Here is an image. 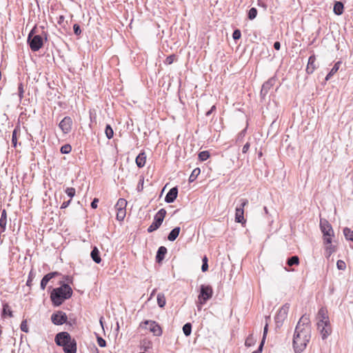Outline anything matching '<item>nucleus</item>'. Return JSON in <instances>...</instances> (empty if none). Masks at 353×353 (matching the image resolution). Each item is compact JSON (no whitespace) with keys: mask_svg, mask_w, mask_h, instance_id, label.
Segmentation results:
<instances>
[{"mask_svg":"<svg viewBox=\"0 0 353 353\" xmlns=\"http://www.w3.org/2000/svg\"><path fill=\"white\" fill-rule=\"evenodd\" d=\"M310 334V327H296L293 339V347L296 353H301L305 349L311 337Z\"/></svg>","mask_w":353,"mask_h":353,"instance_id":"obj_1","label":"nucleus"},{"mask_svg":"<svg viewBox=\"0 0 353 353\" xmlns=\"http://www.w3.org/2000/svg\"><path fill=\"white\" fill-rule=\"evenodd\" d=\"M72 289L68 284L60 282V286L53 288L50 293V299L54 307L61 305L72 295Z\"/></svg>","mask_w":353,"mask_h":353,"instance_id":"obj_2","label":"nucleus"},{"mask_svg":"<svg viewBox=\"0 0 353 353\" xmlns=\"http://www.w3.org/2000/svg\"><path fill=\"white\" fill-rule=\"evenodd\" d=\"M317 328L324 340L332 332V327L327 310H319L317 314Z\"/></svg>","mask_w":353,"mask_h":353,"instance_id":"obj_3","label":"nucleus"},{"mask_svg":"<svg viewBox=\"0 0 353 353\" xmlns=\"http://www.w3.org/2000/svg\"><path fill=\"white\" fill-rule=\"evenodd\" d=\"M34 28H35L30 32L27 41L32 51L37 52L42 48L43 45V40L41 35H33Z\"/></svg>","mask_w":353,"mask_h":353,"instance_id":"obj_4","label":"nucleus"},{"mask_svg":"<svg viewBox=\"0 0 353 353\" xmlns=\"http://www.w3.org/2000/svg\"><path fill=\"white\" fill-rule=\"evenodd\" d=\"M166 215V210L163 208L160 209L154 216V220L152 224L148 228L147 231L151 233L158 230L161 225L163 219Z\"/></svg>","mask_w":353,"mask_h":353,"instance_id":"obj_5","label":"nucleus"},{"mask_svg":"<svg viewBox=\"0 0 353 353\" xmlns=\"http://www.w3.org/2000/svg\"><path fill=\"white\" fill-rule=\"evenodd\" d=\"M139 327L143 330H149L154 336H161L162 334V330L159 325L154 321L146 320L141 322Z\"/></svg>","mask_w":353,"mask_h":353,"instance_id":"obj_6","label":"nucleus"},{"mask_svg":"<svg viewBox=\"0 0 353 353\" xmlns=\"http://www.w3.org/2000/svg\"><path fill=\"white\" fill-rule=\"evenodd\" d=\"M320 228L324 236V243L330 244L332 243L331 236L333 235V230L332 225L325 219H321Z\"/></svg>","mask_w":353,"mask_h":353,"instance_id":"obj_7","label":"nucleus"},{"mask_svg":"<svg viewBox=\"0 0 353 353\" xmlns=\"http://www.w3.org/2000/svg\"><path fill=\"white\" fill-rule=\"evenodd\" d=\"M240 204L236 206L235 210V221L236 223H244L245 220L244 219V207L248 205V200L247 199H241L239 200Z\"/></svg>","mask_w":353,"mask_h":353,"instance_id":"obj_8","label":"nucleus"},{"mask_svg":"<svg viewBox=\"0 0 353 353\" xmlns=\"http://www.w3.org/2000/svg\"><path fill=\"white\" fill-rule=\"evenodd\" d=\"M70 335L66 332L58 333L55 336V342L57 345L64 347L70 340Z\"/></svg>","mask_w":353,"mask_h":353,"instance_id":"obj_9","label":"nucleus"},{"mask_svg":"<svg viewBox=\"0 0 353 353\" xmlns=\"http://www.w3.org/2000/svg\"><path fill=\"white\" fill-rule=\"evenodd\" d=\"M212 295V289L210 285H202L201 286L199 298L201 301H205L211 298Z\"/></svg>","mask_w":353,"mask_h":353,"instance_id":"obj_10","label":"nucleus"},{"mask_svg":"<svg viewBox=\"0 0 353 353\" xmlns=\"http://www.w3.org/2000/svg\"><path fill=\"white\" fill-rule=\"evenodd\" d=\"M72 125V119L70 117H65L59 123V126L64 134H68L71 130Z\"/></svg>","mask_w":353,"mask_h":353,"instance_id":"obj_11","label":"nucleus"},{"mask_svg":"<svg viewBox=\"0 0 353 353\" xmlns=\"http://www.w3.org/2000/svg\"><path fill=\"white\" fill-rule=\"evenodd\" d=\"M52 321L55 325H62L67 321L66 314L62 311H58L51 316Z\"/></svg>","mask_w":353,"mask_h":353,"instance_id":"obj_12","label":"nucleus"},{"mask_svg":"<svg viewBox=\"0 0 353 353\" xmlns=\"http://www.w3.org/2000/svg\"><path fill=\"white\" fill-rule=\"evenodd\" d=\"M61 275V273L59 272H51L47 274H46L41 281L40 288L42 290H44L46 288L48 283L52 279Z\"/></svg>","mask_w":353,"mask_h":353,"instance_id":"obj_13","label":"nucleus"},{"mask_svg":"<svg viewBox=\"0 0 353 353\" xmlns=\"http://www.w3.org/2000/svg\"><path fill=\"white\" fill-rule=\"evenodd\" d=\"M275 82H276L275 78L272 77V78L269 79L267 81H265L263 84L261 90V96L263 98H264L266 96V94H268L269 90L274 86V85L275 84Z\"/></svg>","mask_w":353,"mask_h":353,"instance_id":"obj_14","label":"nucleus"},{"mask_svg":"<svg viewBox=\"0 0 353 353\" xmlns=\"http://www.w3.org/2000/svg\"><path fill=\"white\" fill-rule=\"evenodd\" d=\"M178 195V189L176 187L171 188L167 193L165 197V201L168 203H171L174 201Z\"/></svg>","mask_w":353,"mask_h":353,"instance_id":"obj_15","label":"nucleus"},{"mask_svg":"<svg viewBox=\"0 0 353 353\" xmlns=\"http://www.w3.org/2000/svg\"><path fill=\"white\" fill-rule=\"evenodd\" d=\"M63 350L65 353H76L77 343L74 339H70L66 345H64Z\"/></svg>","mask_w":353,"mask_h":353,"instance_id":"obj_16","label":"nucleus"},{"mask_svg":"<svg viewBox=\"0 0 353 353\" xmlns=\"http://www.w3.org/2000/svg\"><path fill=\"white\" fill-rule=\"evenodd\" d=\"M316 57L314 54L311 55L308 59L307 65L306 67V72L307 74H312L316 69L315 65Z\"/></svg>","mask_w":353,"mask_h":353,"instance_id":"obj_17","label":"nucleus"},{"mask_svg":"<svg viewBox=\"0 0 353 353\" xmlns=\"http://www.w3.org/2000/svg\"><path fill=\"white\" fill-rule=\"evenodd\" d=\"M168 250L164 246H160L158 248L156 255V261L159 263H161L164 259L165 254H167Z\"/></svg>","mask_w":353,"mask_h":353,"instance_id":"obj_18","label":"nucleus"},{"mask_svg":"<svg viewBox=\"0 0 353 353\" xmlns=\"http://www.w3.org/2000/svg\"><path fill=\"white\" fill-rule=\"evenodd\" d=\"M136 164L139 168H143L146 161V155L144 152H142L139 154V155L136 158Z\"/></svg>","mask_w":353,"mask_h":353,"instance_id":"obj_19","label":"nucleus"},{"mask_svg":"<svg viewBox=\"0 0 353 353\" xmlns=\"http://www.w3.org/2000/svg\"><path fill=\"white\" fill-rule=\"evenodd\" d=\"M90 256H91L92 259L96 263L99 264L101 263V256H100V252H99V249L96 246H94L92 248V250L91 251V253H90Z\"/></svg>","mask_w":353,"mask_h":353,"instance_id":"obj_20","label":"nucleus"},{"mask_svg":"<svg viewBox=\"0 0 353 353\" xmlns=\"http://www.w3.org/2000/svg\"><path fill=\"white\" fill-rule=\"evenodd\" d=\"M268 322H266V323H265V325L264 326L263 338H262L261 342L260 343V345H259L258 350L254 351V352H253L252 353H261L262 349H263V346L264 345L265 340V338H266V336H267V334H268Z\"/></svg>","mask_w":353,"mask_h":353,"instance_id":"obj_21","label":"nucleus"},{"mask_svg":"<svg viewBox=\"0 0 353 353\" xmlns=\"http://www.w3.org/2000/svg\"><path fill=\"white\" fill-rule=\"evenodd\" d=\"M286 313L285 310H279L275 316V321L276 325L279 327L282 324L284 319L286 318Z\"/></svg>","mask_w":353,"mask_h":353,"instance_id":"obj_22","label":"nucleus"},{"mask_svg":"<svg viewBox=\"0 0 353 353\" xmlns=\"http://www.w3.org/2000/svg\"><path fill=\"white\" fill-rule=\"evenodd\" d=\"M299 325L301 328L310 327L309 317L305 314L303 315L296 325V326Z\"/></svg>","mask_w":353,"mask_h":353,"instance_id":"obj_23","label":"nucleus"},{"mask_svg":"<svg viewBox=\"0 0 353 353\" xmlns=\"http://www.w3.org/2000/svg\"><path fill=\"white\" fill-rule=\"evenodd\" d=\"M344 10L343 3L341 1H336L334 4L333 11L336 15H341L343 14Z\"/></svg>","mask_w":353,"mask_h":353,"instance_id":"obj_24","label":"nucleus"},{"mask_svg":"<svg viewBox=\"0 0 353 353\" xmlns=\"http://www.w3.org/2000/svg\"><path fill=\"white\" fill-rule=\"evenodd\" d=\"M180 230V227H176L174 229H172L168 236V239L170 241H175L179 234Z\"/></svg>","mask_w":353,"mask_h":353,"instance_id":"obj_25","label":"nucleus"},{"mask_svg":"<svg viewBox=\"0 0 353 353\" xmlns=\"http://www.w3.org/2000/svg\"><path fill=\"white\" fill-rule=\"evenodd\" d=\"M340 65V61H338L334 64L330 72L325 77L326 81H328L339 70Z\"/></svg>","mask_w":353,"mask_h":353,"instance_id":"obj_26","label":"nucleus"},{"mask_svg":"<svg viewBox=\"0 0 353 353\" xmlns=\"http://www.w3.org/2000/svg\"><path fill=\"white\" fill-rule=\"evenodd\" d=\"M343 234L347 241L353 242V230H352L349 228H345L343 229Z\"/></svg>","mask_w":353,"mask_h":353,"instance_id":"obj_27","label":"nucleus"},{"mask_svg":"<svg viewBox=\"0 0 353 353\" xmlns=\"http://www.w3.org/2000/svg\"><path fill=\"white\" fill-rule=\"evenodd\" d=\"M200 172H201L200 168H194L192 170V172L189 177V182L192 183V182L196 180V179L197 178V176L199 175Z\"/></svg>","mask_w":353,"mask_h":353,"instance_id":"obj_28","label":"nucleus"},{"mask_svg":"<svg viewBox=\"0 0 353 353\" xmlns=\"http://www.w3.org/2000/svg\"><path fill=\"white\" fill-rule=\"evenodd\" d=\"M299 258L298 256L294 255L288 259L287 264L289 266H292L294 265H299Z\"/></svg>","mask_w":353,"mask_h":353,"instance_id":"obj_29","label":"nucleus"},{"mask_svg":"<svg viewBox=\"0 0 353 353\" xmlns=\"http://www.w3.org/2000/svg\"><path fill=\"white\" fill-rule=\"evenodd\" d=\"M117 210V219L121 221L124 219L126 214L125 209H116Z\"/></svg>","mask_w":353,"mask_h":353,"instance_id":"obj_30","label":"nucleus"},{"mask_svg":"<svg viewBox=\"0 0 353 353\" xmlns=\"http://www.w3.org/2000/svg\"><path fill=\"white\" fill-rule=\"evenodd\" d=\"M126 205H127L126 200L121 198L117 201V202L115 205V208L116 209H125Z\"/></svg>","mask_w":353,"mask_h":353,"instance_id":"obj_31","label":"nucleus"},{"mask_svg":"<svg viewBox=\"0 0 353 353\" xmlns=\"http://www.w3.org/2000/svg\"><path fill=\"white\" fill-rule=\"evenodd\" d=\"M35 277H36V272L34 271L33 269H31V270L30 271L29 274H28V280L26 282V285L30 287L32 285V281H33V279Z\"/></svg>","mask_w":353,"mask_h":353,"instance_id":"obj_32","label":"nucleus"},{"mask_svg":"<svg viewBox=\"0 0 353 353\" xmlns=\"http://www.w3.org/2000/svg\"><path fill=\"white\" fill-rule=\"evenodd\" d=\"M183 332L186 336L190 335L192 332V325L190 323H185L183 327Z\"/></svg>","mask_w":353,"mask_h":353,"instance_id":"obj_33","label":"nucleus"},{"mask_svg":"<svg viewBox=\"0 0 353 353\" xmlns=\"http://www.w3.org/2000/svg\"><path fill=\"white\" fill-rule=\"evenodd\" d=\"M105 133L108 139H110L113 137L114 132L110 125H106Z\"/></svg>","mask_w":353,"mask_h":353,"instance_id":"obj_34","label":"nucleus"},{"mask_svg":"<svg viewBox=\"0 0 353 353\" xmlns=\"http://www.w3.org/2000/svg\"><path fill=\"white\" fill-rule=\"evenodd\" d=\"M157 303L159 307H163L165 305V298L163 294H159L157 296Z\"/></svg>","mask_w":353,"mask_h":353,"instance_id":"obj_35","label":"nucleus"},{"mask_svg":"<svg viewBox=\"0 0 353 353\" xmlns=\"http://www.w3.org/2000/svg\"><path fill=\"white\" fill-rule=\"evenodd\" d=\"M257 10L255 8H252L248 11V17L250 20H253L256 17Z\"/></svg>","mask_w":353,"mask_h":353,"instance_id":"obj_36","label":"nucleus"},{"mask_svg":"<svg viewBox=\"0 0 353 353\" xmlns=\"http://www.w3.org/2000/svg\"><path fill=\"white\" fill-rule=\"evenodd\" d=\"M210 157V153L208 151H202L199 154V159L201 161H206Z\"/></svg>","mask_w":353,"mask_h":353,"instance_id":"obj_37","label":"nucleus"},{"mask_svg":"<svg viewBox=\"0 0 353 353\" xmlns=\"http://www.w3.org/2000/svg\"><path fill=\"white\" fill-rule=\"evenodd\" d=\"M72 150V147L70 144H65L61 147V152L62 154H69Z\"/></svg>","mask_w":353,"mask_h":353,"instance_id":"obj_38","label":"nucleus"},{"mask_svg":"<svg viewBox=\"0 0 353 353\" xmlns=\"http://www.w3.org/2000/svg\"><path fill=\"white\" fill-rule=\"evenodd\" d=\"M175 59H176V55L173 54H171V55L167 57L165 60L164 61V63L166 65H170L174 61Z\"/></svg>","mask_w":353,"mask_h":353,"instance_id":"obj_39","label":"nucleus"},{"mask_svg":"<svg viewBox=\"0 0 353 353\" xmlns=\"http://www.w3.org/2000/svg\"><path fill=\"white\" fill-rule=\"evenodd\" d=\"M20 328H21V331H23L26 333H28L29 332L26 319H24L22 321L21 325H20Z\"/></svg>","mask_w":353,"mask_h":353,"instance_id":"obj_40","label":"nucleus"},{"mask_svg":"<svg viewBox=\"0 0 353 353\" xmlns=\"http://www.w3.org/2000/svg\"><path fill=\"white\" fill-rule=\"evenodd\" d=\"M65 192L68 196L72 198L75 195L76 190L74 188H67Z\"/></svg>","mask_w":353,"mask_h":353,"instance_id":"obj_41","label":"nucleus"},{"mask_svg":"<svg viewBox=\"0 0 353 353\" xmlns=\"http://www.w3.org/2000/svg\"><path fill=\"white\" fill-rule=\"evenodd\" d=\"M246 131H247V129L245 128L243 129V130H241L237 135V137H236V142H240L241 141L243 138L245 137V134H246Z\"/></svg>","mask_w":353,"mask_h":353,"instance_id":"obj_42","label":"nucleus"},{"mask_svg":"<svg viewBox=\"0 0 353 353\" xmlns=\"http://www.w3.org/2000/svg\"><path fill=\"white\" fill-rule=\"evenodd\" d=\"M336 267L340 270H344L346 268V264L343 261L338 260L336 262Z\"/></svg>","mask_w":353,"mask_h":353,"instance_id":"obj_43","label":"nucleus"},{"mask_svg":"<svg viewBox=\"0 0 353 353\" xmlns=\"http://www.w3.org/2000/svg\"><path fill=\"white\" fill-rule=\"evenodd\" d=\"M17 130H14L12 134V143L14 147L17 146Z\"/></svg>","mask_w":353,"mask_h":353,"instance_id":"obj_44","label":"nucleus"},{"mask_svg":"<svg viewBox=\"0 0 353 353\" xmlns=\"http://www.w3.org/2000/svg\"><path fill=\"white\" fill-rule=\"evenodd\" d=\"M254 342V339L252 337V335H250L245 340V345L246 346H251Z\"/></svg>","mask_w":353,"mask_h":353,"instance_id":"obj_45","label":"nucleus"},{"mask_svg":"<svg viewBox=\"0 0 353 353\" xmlns=\"http://www.w3.org/2000/svg\"><path fill=\"white\" fill-rule=\"evenodd\" d=\"M63 281H61L62 283H65V284H72L73 283V278L70 276H63Z\"/></svg>","mask_w":353,"mask_h":353,"instance_id":"obj_46","label":"nucleus"},{"mask_svg":"<svg viewBox=\"0 0 353 353\" xmlns=\"http://www.w3.org/2000/svg\"><path fill=\"white\" fill-rule=\"evenodd\" d=\"M73 30H74V33L76 35H80L81 33V30L80 28V26L77 23H75L73 25Z\"/></svg>","mask_w":353,"mask_h":353,"instance_id":"obj_47","label":"nucleus"},{"mask_svg":"<svg viewBox=\"0 0 353 353\" xmlns=\"http://www.w3.org/2000/svg\"><path fill=\"white\" fill-rule=\"evenodd\" d=\"M241 33L239 30L236 29L233 32L232 37H233L234 40L239 39L241 38Z\"/></svg>","mask_w":353,"mask_h":353,"instance_id":"obj_48","label":"nucleus"},{"mask_svg":"<svg viewBox=\"0 0 353 353\" xmlns=\"http://www.w3.org/2000/svg\"><path fill=\"white\" fill-rule=\"evenodd\" d=\"M18 92H19V97L20 99H22L23 97V85L22 83H20L18 86Z\"/></svg>","mask_w":353,"mask_h":353,"instance_id":"obj_49","label":"nucleus"},{"mask_svg":"<svg viewBox=\"0 0 353 353\" xmlns=\"http://www.w3.org/2000/svg\"><path fill=\"white\" fill-rule=\"evenodd\" d=\"M1 315H2L3 318H5L6 316L11 317L12 316V311L11 310H2V314Z\"/></svg>","mask_w":353,"mask_h":353,"instance_id":"obj_50","label":"nucleus"},{"mask_svg":"<svg viewBox=\"0 0 353 353\" xmlns=\"http://www.w3.org/2000/svg\"><path fill=\"white\" fill-rule=\"evenodd\" d=\"M97 342H98V345L100 347H105L106 345L105 341L103 339L101 338V337L98 338Z\"/></svg>","mask_w":353,"mask_h":353,"instance_id":"obj_51","label":"nucleus"},{"mask_svg":"<svg viewBox=\"0 0 353 353\" xmlns=\"http://www.w3.org/2000/svg\"><path fill=\"white\" fill-rule=\"evenodd\" d=\"M143 178H142V179L139 181V183H138V185H137V190H138L139 192H140V191H141V190H143Z\"/></svg>","mask_w":353,"mask_h":353,"instance_id":"obj_52","label":"nucleus"},{"mask_svg":"<svg viewBox=\"0 0 353 353\" xmlns=\"http://www.w3.org/2000/svg\"><path fill=\"white\" fill-rule=\"evenodd\" d=\"M250 147V143L247 142V143L243 145V148H242V152H243V154L246 153V152L248 151V150H249Z\"/></svg>","mask_w":353,"mask_h":353,"instance_id":"obj_53","label":"nucleus"},{"mask_svg":"<svg viewBox=\"0 0 353 353\" xmlns=\"http://www.w3.org/2000/svg\"><path fill=\"white\" fill-rule=\"evenodd\" d=\"M99 202V199L95 198L93 199V201L91 202V208L93 209H96L97 208V203Z\"/></svg>","mask_w":353,"mask_h":353,"instance_id":"obj_54","label":"nucleus"},{"mask_svg":"<svg viewBox=\"0 0 353 353\" xmlns=\"http://www.w3.org/2000/svg\"><path fill=\"white\" fill-rule=\"evenodd\" d=\"M70 202H71V199H70V200H68L67 201L63 202V203L61 205V209L66 208L70 205Z\"/></svg>","mask_w":353,"mask_h":353,"instance_id":"obj_55","label":"nucleus"},{"mask_svg":"<svg viewBox=\"0 0 353 353\" xmlns=\"http://www.w3.org/2000/svg\"><path fill=\"white\" fill-rule=\"evenodd\" d=\"M215 110H216V106L215 105H212V108H210V110H208L205 113V116L206 117H209Z\"/></svg>","mask_w":353,"mask_h":353,"instance_id":"obj_56","label":"nucleus"},{"mask_svg":"<svg viewBox=\"0 0 353 353\" xmlns=\"http://www.w3.org/2000/svg\"><path fill=\"white\" fill-rule=\"evenodd\" d=\"M274 48L276 50H279L281 48V43L279 41H275L274 43Z\"/></svg>","mask_w":353,"mask_h":353,"instance_id":"obj_57","label":"nucleus"},{"mask_svg":"<svg viewBox=\"0 0 353 353\" xmlns=\"http://www.w3.org/2000/svg\"><path fill=\"white\" fill-rule=\"evenodd\" d=\"M327 252H328V256H330L333 252H334V249L332 245H330L327 248Z\"/></svg>","mask_w":353,"mask_h":353,"instance_id":"obj_58","label":"nucleus"},{"mask_svg":"<svg viewBox=\"0 0 353 353\" xmlns=\"http://www.w3.org/2000/svg\"><path fill=\"white\" fill-rule=\"evenodd\" d=\"M208 269V263H203L201 265V270L202 272H206Z\"/></svg>","mask_w":353,"mask_h":353,"instance_id":"obj_59","label":"nucleus"},{"mask_svg":"<svg viewBox=\"0 0 353 353\" xmlns=\"http://www.w3.org/2000/svg\"><path fill=\"white\" fill-rule=\"evenodd\" d=\"M202 261H203V263H208V258H207V256H205L203 258Z\"/></svg>","mask_w":353,"mask_h":353,"instance_id":"obj_60","label":"nucleus"},{"mask_svg":"<svg viewBox=\"0 0 353 353\" xmlns=\"http://www.w3.org/2000/svg\"><path fill=\"white\" fill-rule=\"evenodd\" d=\"M258 5H259V6H263V7H264V8L265 7V5L263 3H262V2L261 1V0H258Z\"/></svg>","mask_w":353,"mask_h":353,"instance_id":"obj_61","label":"nucleus"},{"mask_svg":"<svg viewBox=\"0 0 353 353\" xmlns=\"http://www.w3.org/2000/svg\"><path fill=\"white\" fill-rule=\"evenodd\" d=\"M263 210H264L265 213L266 214H268V210L267 207H265H265L263 208Z\"/></svg>","mask_w":353,"mask_h":353,"instance_id":"obj_62","label":"nucleus"},{"mask_svg":"<svg viewBox=\"0 0 353 353\" xmlns=\"http://www.w3.org/2000/svg\"><path fill=\"white\" fill-rule=\"evenodd\" d=\"M64 19L63 16H60L59 23L61 22V21H63Z\"/></svg>","mask_w":353,"mask_h":353,"instance_id":"obj_63","label":"nucleus"},{"mask_svg":"<svg viewBox=\"0 0 353 353\" xmlns=\"http://www.w3.org/2000/svg\"><path fill=\"white\" fill-rule=\"evenodd\" d=\"M7 307H8V305H7V304H5V305H3V310H6V309H7Z\"/></svg>","mask_w":353,"mask_h":353,"instance_id":"obj_64","label":"nucleus"}]
</instances>
